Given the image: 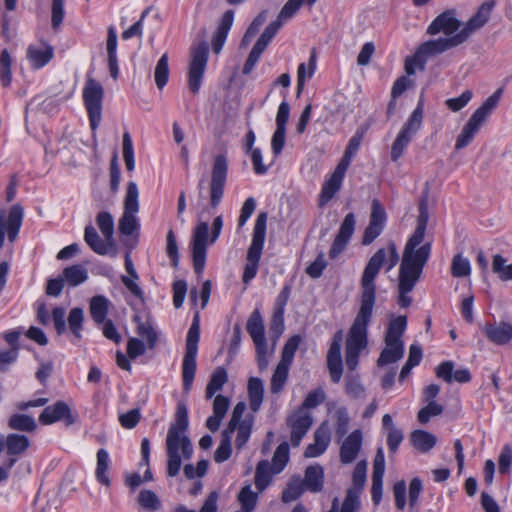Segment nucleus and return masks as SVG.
I'll list each match as a JSON object with an SVG mask.
<instances>
[{
    "label": "nucleus",
    "mask_w": 512,
    "mask_h": 512,
    "mask_svg": "<svg viewBox=\"0 0 512 512\" xmlns=\"http://www.w3.org/2000/svg\"><path fill=\"white\" fill-rule=\"evenodd\" d=\"M387 221V214L384 207L381 205L379 200L373 199L371 214L369 218V224L365 228L361 244L368 246L374 242V240L381 235Z\"/></svg>",
    "instance_id": "nucleus-15"
},
{
    "label": "nucleus",
    "mask_w": 512,
    "mask_h": 512,
    "mask_svg": "<svg viewBox=\"0 0 512 512\" xmlns=\"http://www.w3.org/2000/svg\"><path fill=\"white\" fill-rule=\"evenodd\" d=\"M495 3L493 1H486L482 3L476 13L471 16L467 22L462 26L456 35L460 44L467 42L469 38L480 30L489 21Z\"/></svg>",
    "instance_id": "nucleus-14"
},
{
    "label": "nucleus",
    "mask_w": 512,
    "mask_h": 512,
    "mask_svg": "<svg viewBox=\"0 0 512 512\" xmlns=\"http://www.w3.org/2000/svg\"><path fill=\"white\" fill-rule=\"evenodd\" d=\"M290 365L279 362L271 377L270 391L272 394H279L283 391L289 375Z\"/></svg>",
    "instance_id": "nucleus-40"
},
{
    "label": "nucleus",
    "mask_w": 512,
    "mask_h": 512,
    "mask_svg": "<svg viewBox=\"0 0 512 512\" xmlns=\"http://www.w3.org/2000/svg\"><path fill=\"white\" fill-rule=\"evenodd\" d=\"M71 411L69 406L63 401H57L53 405L44 408L39 416V421L43 425H50L62 419H70Z\"/></svg>",
    "instance_id": "nucleus-27"
},
{
    "label": "nucleus",
    "mask_w": 512,
    "mask_h": 512,
    "mask_svg": "<svg viewBox=\"0 0 512 512\" xmlns=\"http://www.w3.org/2000/svg\"><path fill=\"white\" fill-rule=\"evenodd\" d=\"M289 461V446L288 443L283 442L281 443L275 450L273 458H272V464H271V470L273 474L280 473L285 466L287 465Z\"/></svg>",
    "instance_id": "nucleus-48"
},
{
    "label": "nucleus",
    "mask_w": 512,
    "mask_h": 512,
    "mask_svg": "<svg viewBox=\"0 0 512 512\" xmlns=\"http://www.w3.org/2000/svg\"><path fill=\"white\" fill-rule=\"evenodd\" d=\"M305 1L306 0H288L279 12L277 19L281 20L282 24L288 21L297 13Z\"/></svg>",
    "instance_id": "nucleus-61"
},
{
    "label": "nucleus",
    "mask_w": 512,
    "mask_h": 512,
    "mask_svg": "<svg viewBox=\"0 0 512 512\" xmlns=\"http://www.w3.org/2000/svg\"><path fill=\"white\" fill-rule=\"evenodd\" d=\"M300 343L301 337L299 335H294L289 338L283 347L281 359L279 362L291 365L295 352L297 351Z\"/></svg>",
    "instance_id": "nucleus-55"
},
{
    "label": "nucleus",
    "mask_w": 512,
    "mask_h": 512,
    "mask_svg": "<svg viewBox=\"0 0 512 512\" xmlns=\"http://www.w3.org/2000/svg\"><path fill=\"white\" fill-rule=\"evenodd\" d=\"M117 33L114 27H109L107 31L106 51L110 75L117 79L119 75L117 58Z\"/></svg>",
    "instance_id": "nucleus-30"
},
{
    "label": "nucleus",
    "mask_w": 512,
    "mask_h": 512,
    "mask_svg": "<svg viewBox=\"0 0 512 512\" xmlns=\"http://www.w3.org/2000/svg\"><path fill=\"white\" fill-rule=\"evenodd\" d=\"M166 253L171 260V264L176 268L179 264V253L175 234L172 229L166 235Z\"/></svg>",
    "instance_id": "nucleus-59"
},
{
    "label": "nucleus",
    "mask_w": 512,
    "mask_h": 512,
    "mask_svg": "<svg viewBox=\"0 0 512 512\" xmlns=\"http://www.w3.org/2000/svg\"><path fill=\"white\" fill-rule=\"evenodd\" d=\"M228 382L227 370L219 366L214 369L210 376V380L205 389V398L211 399L217 392L221 391L224 385Z\"/></svg>",
    "instance_id": "nucleus-37"
},
{
    "label": "nucleus",
    "mask_w": 512,
    "mask_h": 512,
    "mask_svg": "<svg viewBox=\"0 0 512 512\" xmlns=\"http://www.w3.org/2000/svg\"><path fill=\"white\" fill-rule=\"evenodd\" d=\"M302 485L310 492H320L324 484V470L320 465L308 466L305 470Z\"/></svg>",
    "instance_id": "nucleus-31"
},
{
    "label": "nucleus",
    "mask_w": 512,
    "mask_h": 512,
    "mask_svg": "<svg viewBox=\"0 0 512 512\" xmlns=\"http://www.w3.org/2000/svg\"><path fill=\"white\" fill-rule=\"evenodd\" d=\"M502 93V88L497 89L474 111L456 140L455 147L457 149L466 147L472 141L480 127L497 107Z\"/></svg>",
    "instance_id": "nucleus-7"
},
{
    "label": "nucleus",
    "mask_w": 512,
    "mask_h": 512,
    "mask_svg": "<svg viewBox=\"0 0 512 512\" xmlns=\"http://www.w3.org/2000/svg\"><path fill=\"white\" fill-rule=\"evenodd\" d=\"M138 187L136 183L129 182L127 185L124 212L119 220L118 228L121 234L130 236L138 228L136 213L139 211Z\"/></svg>",
    "instance_id": "nucleus-11"
},
{
    "label": "nucleus",
    "mask_w": 512,
    "mask_h": 512,
    "mask_svg": "<svg viewBox=\"0 0 512 512\" xmlns=\"http://www.w3.org/2000/svg\"><path fill=\"white\" fill-rule=\"evenodd\" d=\"M26 56L32 68L40 69L47 65L53 58L54 49L47 42L31 44L27 48Z\"/></svg>",
    "instance_id": "nucleus-22"
},
{
    "label": "nucleus",
    "mask_w": 512,
    "mask_h": 512,
    "mask_svg": "<svg viewBox=\"0 0 512 512\" xmlns=\"http://www.w3.org/2000/svg\"><path fill=\"white\" fill-rule=\"evenodd\" d=\"M352 237V213H348L336 235L332 246L329 250V257L331 259L337 258L347 247L350 238Z\"/></svg>",
    "instance_id": "nucleus-24"
},
{
    "label": "nucleus",
    "mask_w": 512,
    "mask_h": 512,
    "mask_svg": "<svg viewBox=\"0 0 512 512\" xmlns=\"http://www.w3.org/2000/svg\"><path fill=\"white\" fill-rule=\"evenodd\" d=\"M348 166L349 162H339L330 178L323 184L322 191L319 196L320 206L326 205L339 191Z\"/></svg>",
    "instance_id": "nucleus-21"
},
{
    "label": "nucleus",
    "mask_w": 512,
    "mask_h": 512,
    "mask_svg": "<svg viewBox=\"0 0 512 512\" xmlns=\"http://www.w3.org/2000/svg\"><path fill=\"white\" fill-rule=\"evenodd\" d=\"M234 12L232 10L226 11L217 27V30L212 39V49L215 54H219L227 39L228 32L233 24Z\"/></svg>",
    "instance_id": "nucleus-29"
},
{
    "label": "nucleus",
    "mask_w": 512,
    "mask_h": 512,
    "mask_svg": "<svg viewBox=\"0 0 512 512\" xmlns=\"http://www.w3.org/2000/svg\"><path fill=\"white\" fill-rule=\"evenodd\" d=\"M410 441L416 450L421 453H427L434 448L437 438L428 431L415 430L410 435Z\"/></svg>",
    "instance_id": "nucleus-36"
},
{
    "label": "nucleus",
    "mask_w": 512,
    "mask_h": 512,
    "mask_svg": "<svg viewBox=\"0 0 512 512\" xmlns=\"http://www.w3.org/2000/svg\"><path fill=\"white\" fill-rule=\"evenodd\" d=\"M8 467H13L18 458L30 447V440L23 434L11 433L6 436Z\"/></svg>",
    "instance_id": "nucleus-23"
},
{
    "label": "nucleus",
    "mask_w": 512,
    "mask_h": 512,
    "mask_svg": "<svg viewBox=\"0 0 512 512\" xmlns=\"http://www.w3.org/2000/svg\"><path fill=\"white\" fill-rule=\"evenodd\" d=\"M512 465V449L510 446L505 445L498 457V469L501 474L509 472Z\"/></svg>",
    "instance_id": "nucleus-64"
},
{
    "label": "nucleus",
    "mask_w": 512,
    "mask_h": 512,
    "mask_svg": "<svg viewBox=\"0 0 512 512\" xmlns=\"http://www.w3.org/2000/svg\"><path fill=\"white\" fill-rule=\"evenodd\" d=\"M84 324V311L82 308H72L67 317L68 329L72 333L75 340L82 338V330Z\"/></svg>",
    "instance_id": "nucleus-41"
},
{
    "label": "nucleus",
    "mask_w": 512,
    "mask_h": 512,
    "mask_svg": "<svg viewBox=\"0 0 512 512\" xmlns=\"http://www.w3.org/2000/svg\"><path fill=\"white\" fill-rule=\"evenodd\" d=\"M290 116V106L287 102H282L276 115V130L271 139V148L275 157H277L285 144L286 124Z\"/></svg>",
    "instance_id": "nucleus-19"
},
{
    "label": "nucleus",
    "mask_w": 512,
    "mask_h": 512,
    "mask_svg": "<svg viewBox=\"0 0 512 512\" xmlns=\"http://www.w3.org/2000/svg\"><path fill=\"white\" fill-rule=\"evenodd\" d=\"M492 272L497 275L501 281L512 280V263L508 264L507 259L501 254H495L492 257Z\"/></svg>",
    "instance_id": "nucleus-44"
},
{
    "label": "nucleus",
    "mask_w": 512,
    "mask_h": 512,
    "mask_svg": "<svg viewBox=\"0 0 512 512\" xmlns=\"http://www.w3.org/2000/svg\"><path fill=\"white\" fill-rule=\"evenodd\" d=\"M111 302L103 295H96L90 299L89 313L93 321L100 325L104 323L109 312Z\"/></svg>",
    "instance_id": "nucleus-33"
},
{
    "label": "nucleus",
    "mask_w": 512,
    "mask_h": 512,
    "mask_svg": "<svg viewBox=\"0 0 512 512\" xmlns=\"http://www.w3.org/2000/svg\"><path fill=\"white\" fill-rule=\"evenodd\" d=\"M139 505L148 511H157L161 507V501L158 496L151 490H141L138 495Z\"/></svg>",
    "instance_id": "nucleus-53"
},
{
    "label": "nucleus",
    "mask_w": 512,
    "mask_h": 512,
    "mask_svg": "<svg viewBox=\"0 0 512 512\" xmlns=\"http://www.w3.org/2000/svg\"><path fill=\"white\" fill-rule=\"evenodd\" d=\"M228 167L226 162H214L211 170V180L209 184L210 206L217 208L221 203L224 188L227 180Z\"/></svg>",
    "instance_id": "nucleus-17"
},
{
    "label": "nucleus",
    "mask_w": 512,
    "mask_h": 512,
    "mask_svg": "<svg viewBox=\"0 0 512 512\" xmlns=\"http://www.w3.org/2000/svg\"><path fill=\"white\" fill-rule=\"evenodd\" d=\"M443 412V407L435 401H428V404L418 412V420L422 424L429 422L433 416H438Z\"/></svg>",
    "instance_id": "nucleus-60"
},
{
    "label": "nucleus",
    "mask_w": 512,
    "mask_h": 512,
    "mask_svg": "<svg viewBox=\"0 0 512 512\" xmlns=\"http://www.w3.org/2000/svg\"><path fill=\"white\" fill-rule=\"evenodd\" d=\"M188 410L184 403L177 405L175 420L170 425L166 437L167 451V474L174 477L179 473L182 465V458L190 459L193 454V447L189 437Z\"/></svg>",
    "instance_id": "nucleus-3"
},
{
    "label": "nucleus",
    "mask_w": 512,
    "mask_h": 512,
    "mask_svg": "<svg viewBox=\"0 0 512 512\" xmlns=\"http://www.w3.org/2000/svg\"><path fill=\"white\" fill-rule=\"evenodd\" d=\"M272 470L267 460H261L256 467L255 485L259 491L267 488L271 481Z\"/></svg>",
    "instance_id": "nucleus-47"
},
{
    "label": "nucleus",
    "mask_w": 512,
    "mask_h": 512,
    "mask_svg": "<svg viewBox=\"0 0 512 512\" xmlns=\"http://www.w3.org/2000/svg\"><path fill=\"white\" fill-rule=\"evenodd\" d=\"M422 121L423 106L422 102L420 101L399 132L395 142L393 143L391 154L394 159H397L401 156L403 149L410 142L412 136L420 129Z\"/></svg>",
    "instance_id": "nucleus-13"
},
{
    "label": "nucleus",
    "mask_w": 512,
    "mask_h": 512,
    "mask_svg": "<svg viewBox=\"0 0 512 512\" xmlns=\"http://www.w3.org/2000/svg\"><path fill=\"white\" fill-rule=\"evenodd\" d=\"M286 422L291 431V445L293 447H297L300 445L303 437L311 428L313 424V418L303 408H298L288 416Z\"/></svg>",
    "instance_id": "nucleus-16"
},
{
    "label": "nucleus",
    "mask_w": 512,
    "mask_h": 512,
    "mask_svg": "<svg viewBox=\"0 0 512 512\" xmlns=\"http://www.w3.org/2000/svg\"><path fill=\"white\" fill-rule=\"evenodd\" d=\"M96 223L102 235L108 242L113 241L114 220L109 212L102 211L96 216Z\"/></svg>",
    "instance_id": "nucleus-49"
},
{
    "label": "nucleus",
    "mask_w": 512,
    "mask_h": 512,
    "mask_svg": "<svg viewBox=\"0 0 512 512\" xmlns=\"http://www.w3.org/2000/svg\"><path fill=\"white\" fill-rule=\"evenodd\" d=\"M208 45L201 42L191 48V60L188 70V86L192 93H198L208 61Z\"/></svg>",
    "instance_id": "nucleus-12"
},
{
    "label": "nucleus",
    "mask_w": 512,
    "mask_h": 512,
    "mask_svg": "<svg viewBox=\"0 0 512 512\" xmlns=\"http://www.w3.org/2000/svg\"><path fill=\"white\" fill-rule=\"evenodd\" d=\"M266 224L267 214L265 212H261L256 218L252 234V242L247 251L246 264L242 277L244 284H249L257 274L266 237Z\"/></svg>",
    "instance_id": "nucleus-8"
},
{
    "label": "nucleus",
    "mask_w": 512,
    "mask_h": 512,
    "mask_svg": "<svg viewBox=\"0 0 512 512\" xmlns=\"http://www.w3.org/2000/svg\"><path fill=\"white\" fill-rule=\"evenodd\" d=\"M248 395L250 409L257 412L263 402L264 386L263 381L257 377H251L248 381Z\"/></svg>",
    "instance_id": "nucleus-38"
},
{
    "label": "nucleus",
    "mask_w": 512,
    "mask_h": 512,
    "mask_svg": "<svg viewBox=\"0 0 512 512\" xmlns=\"http://www.w3.org/2000/svg\"><path fill=\"white\" fill-rule=\"evenodd\" d=\"M23 220V208L19 204L11 207L8 218L5 220V232L10 242H14L18 236Z\"/></svg>",
    "instance_id": "nucleus-34"
},
{
    "label": "nucleus",
    "mask_w": 512,
    "mask_h": 512,
    "mask_svg": "<svg viewBox=\"0 0 512 512\" xmlns=\"http://www.w3.org/2000/svg\"><path fill=\"white\" fill-rule=\"evenodd\" d=\"M84 240L87 245L99 255H106L113 247V241L108 242L105 238L101 239L92 225L85 227Z\"/></svg>",
    "instance_id": "nucleus-32"
},
{
    "label": "nucleus",
    "mask_w": 512,
    "mask_h": 512,
    "mask_svg": "<svg viewBox=\"0 0 512 512\" xmlns=\"http://www.w3.org/2000/svg\"><path fill=\"white\" fill-rule=\"evenodd\" d=\"M109 464L110 459L108 452L105 449H99L97 452L96 478L101 484L105 486L110 485V479L107 475Z\"/></svg>",
    "instance_id": "nucleus-46"
},
{
    "label": "nucleus",
    "mask_w": 512,
    "mask_h": 512,
    "mask_svg": "<svg viewBox=\"0 0 512 512\" xmlns=\"http://www.w3.org/2000/svg\"><path fill=\"white\" fill-rule=\"evenodd\" d=\"M137 323L136 333L147 342L148 349H154L158 341V333L149 321H141L139 316H135Z\"/></svg>",
    "instance_id": "nucleus-39"
},
{
    "label": "nucleus",
    "mask_w": 512,
    "mask_h": 512,
    "mask_svg": "<svg viewBox=\"0 0 512 512\" xmlns=\"http://www.w3.org/2000/svg\"><path fill=\"white\" fill-rule=\"evenodd\" d=\"M303 493V485L300 480L290 482L282 493V501L290 503L298 499Z\"/></svg>",
    "instance_id": "nucleus-62"
},
{
    "label": "nucleus",
    "mask_w": 512,
    "mask_h": 512,
    "mask_svg": "<svg viewBox=\"0 0 512 512\" xmlns=\"http://www.w3.org/2000/svg\"><path fill=\"white\" fill-rule=\"evenodd\" d=\"M223 228L222 216L214 218L212 232L208 239L209 225L206 221H199L192 233L191 249L193 268L196 274H201L205 267L206 250L208 242L213 244L220 236Z\"/></svg>",
    "instance_id": "nucleus-4"
},
{
    "label": "nucleus",
    "mask_w": 512,
    "mask_h": 512,
    "mask_svg": "<svg viewBox=\"0 0 512 512\" xmlns=\"http://www.w3.org/2000/svg\"><path fill=\"white\" fill-rule=\"evenodd\" d=\"M399 261V254L394 242L379 248L368 260L360 279L359 307L354 318V367L358 357L368 355V325L371 321L376 302L375 279L382 267L392 270Z\"/></svg>",
    "instance_id": "nucleus-1"
},
{
    "label": "nucleus",
    "mask_w": 512,
    "mask_h": 512,
    "mask_svg": "<svg viewBox=\"0 0 512 512\" xmlns=\"http://www.w3.org/2000/svg\"><path fill=\"white\" fill-rule=\"evenodd\" d=\"M229 405L230 400L228 397L223 395L215 396L213 400V414L206 420V427L211 432H216L219 429L221 422L228 411Z\"/></svg>",
    "instance_id": "nucleus-28"
},
{
    "label": "nucleus",
    "mask_w": 512,
    "mask_h": 512,
    "mask_svg": "<svg viewBox=\"0 0 512 512\" xmlns=\"http://www.w3.org/2000/svg\"><path fill=\"white\" fill-rule=\"evenodd\" d=\"M472 97L473 92L471 90H465L458 97L446 99L445 105L449 110L458 112L470 102Z\"/></svg>",
    "instance_id": "nucleus-57"
},
{
    "label": "nucleus",
    "mask_w": 512,
    "mask_h": 512,
    "mask_svg": "<svg viewBox=\"0 0 512 512\" xmlns=\"http://www.w3.org/2000/svg\"><path fill=\"white\" fill-rule=\"evenodd\" d=\"M247 332L253 341L265 338L264 323L259 310H254L246 324Z\"/></svg>",
    "instance_id": "nucleus-45"
},
{
    "label": "nucleus",
    "mask_w": 512,
    "mask_h": 512,
    "mask_svg": "<svg viewBox=\"0 0 512 512\" xmlns=\"http://www.w3.org/2000/svg\"><path fill=\"white\" fill-rule=\"evenodd\" d=\"M330 443V429L326 423H322L314 433V442L309 444L304 452L306 458H314L322 455Z\"/></svg>",
    "instance_id": "nucleus-25"
},
{
    "label": "nucleus",
    "mask_w": 512,
    "mask_h": 512,
    "mask_svg": "<svg viewBox=\"0 0 512 512\" xmlns=\"http://www.w3.org/2000/svg\"><path fill=\"white\" fill-rule=\"evenodd\" d=\"M462 26V22L457 19L454 10H446L439 14L428 26L427 33L436 35L444 33L446 37H452L457 34Z\"/></svg>",
    "instance_id": "nucleus-18"
},
{
    "label": "nucleus",
    "mask_w": 512,
    "mask_h": 512,
    "mask_svg": "<svg viewBox=\"0 0 512 512\" xmlns=\"http://www.w3.org/2000/svg\"><path fill=\"white\" fill-rule=\"evenodd\" d=\"M317 54L316 50L312 49L309 62L301 63L297 70V95L299 96L304 89L307 80L311 79L316 70Z\"/></svg>",
    "instance_id": "nucleus-35"
},
{
    "label": "nucleus",
    "mask_w": 512,
    "mask_h": 512,
    "mask_svg": "<svg viewBox=\"0 0 512 512\" xmlns=\"http://www.w3.org/2000/svg\"><path fill=\"white\" fill-rule=\"evenodd\" d=\"M456 35L452 37H439L422 43L412 57L405 60V72L413 75L416 70H424L425 64L430 57L439 55L451 48L460 46Z\"/></svg>",
    "instance_id": "nucleus-6"
},
{
    "label": "nucleus",
    "mask_w": 512,
    "mask_h": 512,
    "mask_svg": "<svg viewBox=\"0 0 512 512\" xmlns=\"http://www.w3.org/2000/svg\"><path fill=\"white\" fill-rule=\"evenodd\" d=\"M336 417V435L338 438H343L349 429L350 417L348 411L343 408H339L335 411Z\"/></svg>",
    "instance_id": "nucleus-58"
},
{
    "label": "nucleus",
    "mask_w": 512,
    "mask_h": 512,
    "mask_svg": "<svg viewBox=\"0 0 512 512\" xmlns=\"http://www.w3.org/2000/svg\"><path fill=\"white\" fill-rule=\"evenodd\" d=\"M451 274L453 277L462 278L471 274V264L468 258L462 254H456L451 263Z\"/></svg>",
    "instance_id": "nucleus-50"
},
{
    "label": "nucleus",
    "mask_w": 512,
    "mask_h": 512,
    "mask_svg": "<svg viewBox=\"0 0 512 512\" xmlns=\"http://www.w3.org/2000/svg\"><path fill=\"white\" fill-rule=\"evenodd\" d=\"M281 20H275L271 22L263 31L261 36L258 38L257 42L254 44L258 48L262 49L263 51L266 49V47L269 45L271 40L274 38V36L277 34L279 29L282 27Z\"/></svg>",
    "instance_id": "nucleus-54"
},
{
    "label": "nucleus",
    "mask_w": 512,
    "mask_h": 512,
    "mask_svg": "<svg viewBox=\"0 0 512 512\" xmlns=\"http://www.w3.org/2000/svg\"><path fill=\"white\" fill-rule=\"evenodd\" d=\"M154 78L156 86L159 89H162L168 82L169 78V66H168V55L163 54L161 58L158 60L155 72H154Z\"/></svg>",
    "instance_id": "nucleus-52"
},
{
    "label": "nucleus",
    "mask_w": 512,
    "mask_h": 512,
    "mask_svg": "<svg viewBox=\"0 0 512 512\" xmlns=\"http://www.w3.org/2000/svg\"><path fill=\"white\" fill-rule=\"evenodd\" d=\"M103 96L104 90L102 85L95 79L88 78L83 89V100L93 131L97 129L101 121Z\"/></svg>",
    "instance_id": "nucleus-10"
},
{
    "label": "nucleus",
    "mask_w": 512,
    "mask_h": 512,
    "mask_svg": "<svg viewBox=\"0 0 512 512\" xmlns=\"http://www.w3.org/2000/svg\"><path fill=\"white\" fill-rule=\"evenodd\" d=\"M200 338V322L198 313L195 314L188 330L185 345V355L182 362L183 389L189 393L196 373V356Z\"/></svg>",
    "instance_id": "nucleus-9"
},
{
    "label": "nucleus",
    "mask_w": 512,
    "mask_h": 512,
    "mask_svg": "<svg viewBox=\"0 0 512 512\" xmlns=\"http://www.w3.org/2000/svg\"><path fill=\"white\" fill-rule=\"evenodd\" d=\"M232 432L224 430L222 432V439L220 445L217 447L214 453V460L217 463H222L228 460L231 456V435Z\"/></svg>",
    "instance_id": "nucleus-51"
},
{
    "label": "nucleus",
    "mask_w": 512,
    "mask_h": 512,
    "mask_svg": "<svg viewBox=\"0 0 512 512\" xmlns=\"http://www.w3.org/2000/svg\"><path fill=\"white\" fill-rule=\"evenodd\" d=\"M238 500L245 512H251L256 505L257 494L251 490L250 485H246L241 489Z\"/></svg>",
    "instance_id": "nucleus-56"
},
{
    "label": "nucleus",
    "mask_w": 512,
    "mask_h": 512,
    "mask_svg": "<svg viewBox=\"0 0 512 512\" xmlns=\"http://www.w3.org/2000/svg\"><path fill=\"white\" fill-rule=\"evenodd\" d=\"M8 426L12 430L22 432H34L37 428L35 419L26 414L11 415L8 420Z\"/></svg>",
    "instance_id": "nucleus-43"
},
{
    "label": "nucleus",
    "mask_w": 512,
    "mask_h": 512,
    "mask_svg": "<svg viewBox=\"0 0 512 512\" xmlns=\"http://www.w3.org/2000/svg\"><path fill=\"white\" fill-rule=\"evenodd\" d=\"M407 319L405 316H398L389 322L384 337L385 347L377 360L379 367L394 364L402 359L404 355V342L402 336L405 332Z\"/></svg>",
    "instance_id": "nucleus-5"
},
{
    "label": "nucleus",
    "mask_w": 512,
    "mask_h": 512,
    "mask_svg": "<svg viewBox=\"0 0 512 512\" xmlns=\"http://www.w3.org/2000/svg\"><path fill=\"white\" fill-rule=\"evenodd\" d=\"M325 399V393L322 389H315L308 393L306 398L304 399L302 405L299 408L311 409L317 407L320 403H322Z\"/></svg>",
    "instance_id": "nucleus-63"
},
{
    "label": "nucleus",
    "mask_w": 512,
    "mask_h": 512,
    "mask_svg": "<svg viewBox=\"0 0 512 512\" xmlns=\"http://www.w3.org/2000/svg\"><path fill=\"white\" fill-rule=\"evenodd\" d=\"M428 223V211L425 203L419 207L417 226L411 237L408 239L402 256L398 275V304L406 308L412 299L409 293L414 289L421 277L424 266L431 254V242H425V232Z\"/></svg>",
    "instance_id": "nucleus-2"
},
{
    "label": "nucleus",
    "mask_w": 512,
    "mask_h": 512,
    "mask_svg": "<svg viewBox=\"0 0 512 512\" xmlns=\"http://www.w3.org/2000/svg\"><path fill=\"white\" fill-rule=\"evenodd\" d=\"M62 278L71 287L78 286L88 278L87 270L79 264L66 267L63 270Z\"/></svg>",
    "instance_id": "nucleus-42"
},
{
    "label": "nucleus",
    "mask_w": 512,
    "mask_h": 512,
    "mask_svg": "<svg viewBox=\"0 0 512 512\" xmlns=\"http://www.w3.org/2000/svg\"><path fill=\"white\" fill-rule=\"evenodd\" d=\"M483 331L488 340L496 345H506L512 341V325L507 322L487 324Z\"/></svg>",
    "instance_id": "nucleus-26"
},
{
    "label": "nucleus",
    "mask_w": 512,
    "mask_h": 512,
    "mask_svg": "<svg viewBox=\"0 0 512 512\" xmlns=\"http://www.w3.org/2000/svg\"><path fill=\"white\" fill-rule=\"evenodd\" d=\"M343 340V332L339 330L333 338L327 354V367L329 369L331 380L335 383L339 382L343 374V361L341 357V342Z\"/></svg>",
    "instance_id": "nucleus-20"
}]
</instances>
